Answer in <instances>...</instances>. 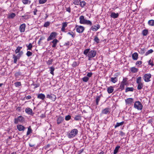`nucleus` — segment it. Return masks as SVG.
Returning a JSON list of instances; mask_svg holds the SVG:
<instances>
[{
  "instance_id": "nucleus-1",
  "label": "nucleus",
  "mask_w": 154,
  "mask_h": 154,
  "mask_svg": "<svg viewBox=\"0 0 154 154\" xmlns=\"http://www.w3.org/2000/svg\"><path fill=\"white\" fill-rule=\"evenodd\" d=\"M80 20V23L81 24H87L91 26L92 25L91 22L89 20H87L84 18V17L83 15L80 16L79 18Z\"/></svg>"
},
{
  "instance_id": "nucleus-2",
  "label": "nucleus",
  "mask_w": 154,
  "mask_h": 154,
  "mask_svg": "<svg viewBox=\"0 0 154 154\" xmlns=\"http://www.w3.org/2000/svg\"><path fill=\"white\" fill-rule=\"evenodd\" d=\"M142 78L139 76L136 79V83L137 84V88L138 90L142 89L143 86V83L142 82Z\"/></svg>"
},
{
  "instance_id": "nucleus-3",
  "label": "nucleus",
  "mask_w": 154,
  "mask_h": 154,
  "mask_svg": "<svg viewBox=\"0 0 154 154\" xmlns=\"http://www.w3.org/2000/svg\"><path fill=\"white\" fill-rule=\"evenodd\" d=\"M78 130L76 129H74L67 134V136L69 138L74 137L78 133Z\"/></svg>"
},
{
  "instance_id": "nucleus-4",
  "label": "nucleus",
  "mask_w": 154,
  "mask_h": 154,
  "mask_svg": "<svg viewBox=\"0 0 154 154\" xmlns=\"http://www.w3.org/2000/svg\"><path fill=\"white\" fill-rule=\"evenodd\" d=\"M134 107L138 110H141L143 108V105L139 101H136L134 104Z\"/></svg>"
},
{
  "instance_id": "nucleus-5",
  "label": "nucleus",
  "mask_w": 154,
  "mask_h": 154,
  "mask_svg": "<svg viewBox=\"0 0 154 154\" xmlns=\"http://www.w3.org/2000/svg\"><path fill=\"white\" fill-rule=\"evenodd\" d=\"M25 121V119L23 117L21 116H20L17 118H15L14 120V123L15 124H17L19 122L23 123Z\"/></svg>"
},
{
  "instance_id": "nucleus-6",
  "label": "nucleus",
  "mask_w": 154,
  "mask_h": 154,
  "mask_svg": "<svg viewBox=\"0 0 154 154\" xmlns=\"http://www.w3.org/2000/svg\"><path fill=\"white\" fill-rule=\"evenodd\" d=\"M96 51L94 50H92L89 51L88 56L89 57L88 60H90V58H92L95 56L96 54Z\"/></svg>"
},
{
  "instance_id": "nucleus-7",
  "label": "nucleus",
  "mask_w": 154,
  "mask_h": 154,
  "mask_svg": "<svg viewBox=\"0 0 154 154\" xmlns=\"http://www.w3.org/2000/svg\"><path fill=\"white\" fill-rule=\"evenodd\" d=\"M75 29L76 32L78 33H80L83 32L85 30V27L81 26L76 25Z\"/></svg>"
},
{
  "instance_id": "nucleus-8",
  "label": "nucleus",
  "mask_w": 154,
  "mask_h": 154,
  "mask_svg": "<svg viewBox=\"0 0 154 154\" xmlns=\"http://www.w3.org/2000/svg\"><path fill=\"white\" fill-rule=\"evenodd\" d=\"M151 75L150 74L147 73L145 74L143 77V79L146 82H148L150 81V78H151Z\"/></svg>"
},
{
  "instance_id": "nucleus-9",
  "label": "nucleus",
  "mask_w": 154,
  "mask_h": 154,
  "mask_svg": "<svg viewBox=\"0 0 154 154\" xmlns=\"http://www.w3.org/2000/svg\"><path fill=\"white\" fill-rule=\"evenodd\" d=\"M57 35V33L56 32H51L47 39V41H49L54 38Z\"/></svg>"
},
{
  "instance_id": "nucleus-10",
  "label": "nucleus",
  "mask_w": 154,
  "mask_h": 154,
  "mask_svg": "<svg viewBox=\"0 0 154 154\" xmlns=\"http://www.w3.org/2000/svg\"><path fill=\"white\" fill-rule=\"evenodd\" d=\"M134 99L131 98H129L125 100L126 105L130 106L134 103Z\"/></svg>"
},
{
  "instance_id": "nucleus-11",
  "label": "nucleus",
  "mask_w": 154,
  "mask_h": 154,
  "mask_svg": "<svg viewBox=\"0 0 154 154\" xmlns=\"http://www.w3.org/2000/svg\"><path fill=\"white\" fill-rule=\"evenodd\" d=\"M46 97L47 98L50 99L52 101H54L56 99V97L55 95L52 94L47 95Z\"/></svg>"
},
{
  "instance_id": "nucleus-12",
  "label": "nucleus",
  "mask_w": 154,
  "mask_h": 154,
  "mask_svg": "<svg viewBox=\"0 0 154 154\" xmlns=\"http://www.w3.org/2000/svg\"><path fill=\"white\" fill-rule=\"evenodd\" d=\"M26 26V24L25 23H23L20 26L19 30L21 32H23L25 31Z\"/></svg>"
},
{
  "instance_id": "nucleus-13",
  "label": "nucleus",
  "mask_w": 154,
  "mask_h": 154,
  "mask_svg": "<svg viewBox=\"0 0 154 154\" xmlns=\"http://www.w3.org/2000/svg\"><path fill=\"white\" fill-rule=\"evenodd\" d=\"M110 109L109 108H106L102 111V113L103 114H107L110 112Z\"/></svg>"
},
{
  "instance_id": "nucleus-14",
  "label": "nucleus",
  "mask_w": 154,
  "mask_h": 154,
  "mask_svg": "<svg viewBox=\"0 0 154 154\" xmlns=\"http://www.w3.org/2000/svg\"><path fill=\"white\" fill-rule=\"evenodd\" d=\"M17 128L19 131H23L26 129L23 126L20 125H17Z\"/></svg>"
},
{
  "instance_id": "nucleus-15",
  "label": "nucleus",
  "mask_w": 154,
  "mask_h": 154,
  "mask_svg": "<svg viewBox=\"0 0 154 154\" xmlns=\"http://www.w3.org/2000/svg\"><path fill=\"white\" fill-rule=\"evenodd\" d=\"M100 27V26L98 24L96 26H92L91 28V30H92L94 31H96L99 29Z\"/></svg>"
},
{
  "instance_id": "nucleus-16",
  "label": "nucleus",
  "mask_w": 154,
  "mask_h": 154,
  "mask_svg": "<svg viewBox=\"0 0 154 154\" xmlns=\"http://www.w3.org/2000/svg\"><path fill=\"white\" fill-rule=\"evenodd\" d=\"M59 41L56 39H55L51 42L53 44L52 47L53 48H55L56 46L57 43Z\"/></svg>"
},
{
  "instance_id": "nucleus-17",
  "label": "nucleus",
  "mask_w": 154,
  "mask_h": 154,
  "mask_svg": "<svg viewBox=\"0 0 154 154\" xmlns=\"http://www.w3.org/2000/svg\"><path fill=\"white\" fill-rule=\"evenodd\" d=\"M45 98V95L41 93L38 94L37 96V98L41 99L42 100H44Z\"/></svg>"
},
{
  "instance_id": "nucleus-18",
  "label": "nucleus",
  "mask_w": 154,
  "mask_h": 154,
  "mask_svg": "<svg viewBox=\"0 0 154 154\" xmlns=\"http://www.w3.org/2000/svg\"><path fill=\"white\" fill-rule=\"evenodd\" d=\"M119 16V14L118 13H115L114 12H112L110 15V17L114 19L117 18Z\"/></svg>"
},
{
  "instance_id": "nucleus-19",
  "label": "nucleus",
  "mask_w": 154,
  "mask_h": 154,
  "mask_svg": "<svg viewBox=\"0 0 154 154\" xmlns=\"http://www.w3.org/2000/svg\"><path fill=\"white\" fill-rule=\"evenodd\" d=\"M25 112L28 114L32 115V109L29 108H27L25 110Z\"/></svg>"
},
{
  "instance_id": "nucleus-20",
  "label": "nucleus",
  "mask_w": 154,
  "mask_h": 154,
  "mask_svg": "<svg viewBox=\"0 0 154 154\" xmlns=\"http://www.w3.org/2000/svg\"><path fill=\"white\" fill-rule=\"evenodd\" d=\"M114 91V87L112 86H110L108 88L107 91L108 93L110 94L112 93Z\"/></svg>"
},
{
  "instance_id": "nucleus-21",
  "label": "nucleus",
  "mask_w": 154,
  "mask_h": 154,
  "mask_svg": "<svg viewBox=\"0 0 154 154\" xmlns=\"http://www.w3.org/2000/svg\"><path fill=\"white\" fill-rule=\"evenodd\" d=\"M138 54L136 53L135 52L132 54V58L134 60H137L138 58Z\"/></svg>"
},
{
  "instance_id": "nucleus-22",
  "label": "nucleus",
  "mask_w": 154,
  "mask_h": 154,
  "mask_svg": "<svg viewBox=\"0 0 154 154\" xmlns=\"http://www.w3.org/2000/svg\"><path fill=\"white\" fill-rule=\"evenodd\" d=\"M63 118L61 117H59L57 120V123L58 124H59L61 123L63 121Z\"/></svg>"
},
{
  "instance_id": "nucleus-23",
  "label": "nucleus",
  "mask_w": 154,
  "mask_h": 154,
  "mask_svg": "<svg viewBox=\"0 0 154 154\" xmlns=\"http://www.w3.org/2000/svg\"><path fill=\"white\" fill-rule=\"evenodd\" d=\"M86 2L85 1H80V4H79V5H80V6L82 8H83L86 5Z\"/></svg>"
},
{
  "instance_id": "nucleus-24",
  "label": "nucleus",
  "mask_w": 154,
  "mask_h": 154,
  "mask_svg": "<svg viewBox=\"0 0 154 154\" xmlns=\"http://www.w3.org/2000/svg\"><path fill=\"white\" fill-rule=\"evenodd\" d=\"M138 69L134 67H132L131 69V71L133 73H136L138 72Z\"/></svg>"
},
{
  "instance_id": "nucleus-25",
  "label": "nucleus",
  "mask_w": 154,
  "mask_h": 154,
  "mask_svg": "<svg viewBox=\"0 0 154 154\" xmlns=\"http://www.w3.org/2000/svg\"><path fill=\"white\" fill-rule=\"evenodd\" d=\"M148 33V30L147 29H145L143 30L142 33L143 36H146L147 35Z\"/></svg>"
},
{
  "instance_id": "nucleus-26",
  "label": "nucleus",
  "mask_w": 154,
  "mask_h": 154,
  "mask_svg": "<svg viewBox=\"0 0 154 154\" xmlns=\"http://www.w3.org/2000/svg\"><path fill=\"white\" fill-rule=\"evenodd\" d=\"M124 121L120 123L117 122L115 126V128H116L124 124Z\"/></svg>"
},
{
  "instance_id": "nucleus-27",
  "label": "nucleus",
  "mask_w": 154,
  "mask_h": 154,
  "mask_svg": "<svg viewBox=\"0 0 154 154\" xmlns=\"http://www.w3.org/2000/svg\"><path fill=\"white\" fill-rule=\"evenodd\" d=\"M148 23L150 26H154V20H150L148 21Z\"/></svg>"
},
{
  "instance_id": "nucleus-28",
  "label": "nucleus",
  "mask_w": 154,
  "mask_h": 154,
  "mask_svg": "<svg viewBox=\"0 0 154 154\" xmlns=\"http://www.w3.org/2000/svg\"><path fill=\"white\" fill-rule=\"evenodd\" d=\"M127 81H128L127 78H123L122 81L121 82V83L126 85H127L128 84Z\"/></svg>"
},
{
  "instance_id": "nucleus-29",
  "label": "nucleus",
  "mask_w": 154,
  "mask_h": 154,
  "mask_svg": "<svg viewBox=\"0 0 154 154\" xmlns=\"http://www.w3.org/2000/svg\"><path fill=\"white\" fill-rule=\"evenodd\" d=\"M22 47H21L18 46L17 47V49L15 50V53L17 54L20 52V50L22 49Z\"/></svg>"
},
{
  "instance_id": "nucleus-30",
  "label": "nucleus",
  "mask_w": 154,
  "mask_h": 154,
  "mask_svg": "<svg viewBox=\"0 0 154 154\" xmlns=\"http://www.w3.org/2000/svg\"><path fill=\"white\" fill-rule=\"evenodd\" d=\"M120 146H116L114 151L113 154H116L118 152L119 148Z\"/></svg>"
},
{
  "instance_id": "nucleus-31",
  "label": "nucleus",
  "mask_w": 154,
  "mask_h": 154,
  "mask_svg": "<svg viewBox=\"0 0 154 154\" xmlns=\"http://www.w3.org/2000/svg\"><path fill=\"white\" fill-rule=\"evenodd\" d=\"M81 116L80 115H76L74 117V119L76 121H80L81 120Z\"/></svg>"
},
{
  "instance_id": "nucleus-32",
  "label": "nucleus",
  "mask_w": 154,
  "mask_h": 154,
  "mask_svg": "<svg viewBox=\"0 0 154 154\" xmlns=\"http://www.w3.org/2000/svg\"><path fill=\"white\" fill-rule=\"evenodd\" d=\"M134 90V88L133 87H127L126 89L125 92L133 91Z\"/></svg>"
},
{
  "instance_id": "nucleus-33",
  "label": "nucleus",
  "mask_w": 154,
  "mask_h": 154,
  "mask_svg": "<svg viewBox=\"0 0 154 154\" xmlns=\"http://www.w3.org/2000/svg\"><path fill=\"white\" fill-rule=\"evenodd\" d=\"M26 46L27 47V50H31L32 48V43H30L28 45H26Z\"/></svg>"
},
{
  "instance_id": "nucleus-34",
  "label": "nucleus",
  "mask_w": 154,
  "mask_h": 154,
  "mask_svg": "<svg viewBox=\"0 0 154 154\" xmlns=\"http://www.w3.org/2000/svg\"><path fill=\"white\" fill-rule=\"evenodd\" d=\"M50 71V73L53 75H54V70L55 68L53 66H51L49 68Z\"/></svg>"
},
{
  "instance_id": "nucleus-35",
  "label": "nucleus",
  "mask_w": 154,
  "mask_h": 154,
  "mask_svg": "<svg viewBox=\"0 0 154 154\" xmlns=\"http://www.w3.org/2000/svg\"><path fill=\"white\" fill-rule=\"evenodd\" d=\"M13 59H14V63H16L17 61V60L18 59H19V58H18L15 55H14L13 57Z\"/></svg>"
},
{
  "instance_id": "nucleus-36",
  "label": "nucleus",
  "mask_w": 154,
  "mask_h": 154,
  "mask_svg": "<svg viewBox=\"0 0 154 154\" xmlns=\"http://www.w3.org/2000/svg\"><path fill=\"white\" fill-rule=\"evenodd\" d=\"M32 132V130L30 126H29L28 128V131L27 132V135H28Z\"/></svg>"
},
{
  "instance_id": "nucleus-37",
  "label": "nucleus",
  "mask_w": 154,
  "mask_h": 154,
  "mask_svg": "<svg viewBox=\"0 0 154 154\" xmlns=\"http://www.w3.org/2000/svg\"><path fill=\"white\" fill-rule=\"evenodd\" d=\"M81 0H73V4L75 5H79Z\"/></svg>"
},
{
  "instance_id": "nucleus-38",
  "label": "nucleus",
  "mask_w": 154,
  "mask_h": 154,
  "mask_svg": "<svg viewBox=\"0 0 154 154\" xmlns=\"http://www.w3.org/2000/svg\"><path fill=\"white\" fill-rule=\"evenodd\" d=\"M118 80L116 77H112L111 79V81L113 83H115L117 82Z\"/></svg>"
},
{
  "instance_id": "nucleus-39",
  "label": "nucleus",
  "mask_w": 154,
  "mask_h": 154,
  "mask_svg": "<svg viewBox=\"0 0 154 154\" xmlns=\"http://www.w3.org/2000/svg\"><path fill=\"white\" fill-rule=\"evenodd\" d=\"M40 84L38 83H33L31 85H33L34 86V88H37L39 87L40 86Z\"/></svg>"
},
{
  "instance_id": "nucleus-40",
  "label": "nucleus",
  "mask_w": 154,
  "mask_h": 154,
  "mask_svg": "<svg viewBox=\"0 0 154 154\" xmlns=\"http://www.w3.org/2000/svg\"><path fill=\"white\" fill-rule=\"evenodd\" d=\"M101 96H97L96 97V104L97 105H98L99 102L100 100Z\"/></svg>"
},
{
  "instance_id": "nucleus-41",
  "label": "nucleus",
  "mask_w": 154,
  "mask_h": 154,
  "mask_svg": "<svg viewBox=\"0 0 154 154\" xmlns=\"http://www.w3.org/2000/svg\"><path fill=\"white\" fill-rule=\"evenodd\" d=\"M90 51V49H85L84 51V54L88 56V54Z\"/></svg>"
},
{
  "instance_id": "nucleus-42",
  "label": "nucleus",
  "mask_w": 154,
  "mask_h": 154,
  "mask_svg": "<svg viewBox=\"0 0 154 154\" xmlns=\"http://www.w3.org/2000/svg\"><path fill=\"white\" fill-rule=\"evenodd\" d=\"M22 2L24 4H30L31 3L30 1H29L28 0H23Z\"/></svg>"
},
{
  "instance_id": "nucleus-43",
  "label": "nucleus",
  "mask_w": 154,
  "mask_h": 154,
  "mask_svg": "<svg viewBox=\"0 0 154 154\" xmlns=\"http://www.w3.org/2000/svg\"><path fill=\"white\" fill-rule=\"evenodd\" d=\"M94 40L95 42L97 44L98 43L100 42V39L97 36H95Z\"/></svg>"
},
{
  "instance_id": "nucleus-44",
  "label": "nucleus",
  "mask_w": 154,
  "mask_h": 154,
  "mask_svg": "<svg viewBox=\"0 0 154 154\" xmlns=\"http://www.w3.org/2000/svg\"><path fill=\"white\" fill-rule=\"evenodd\" d=\"M89 78L86 76L83 77L82 79V81L85 82H87L89 80Z\"/></svg>"
},
{
  "instance_id": "nucleus-45",
  "label": "nucleus",
  "mask_w": 154,
  "mask_h": 154,
  "mask_svg": "<svg viewBox=\"0 0 154 154\" xmlns=\"http://www.w3.org/2000/svg\"><path fill=\"white\" fill-rule=\"evenodd\" d=\"M15 86L16 87H18L21 85L20 82H17L14 83Z\"/></svg>"
},
{
  "instance_id": "nucleus-46",
  "label": "nucleus",
  "mask_w": 154,
  "mask_h": 154,
  "mask_svg": "<svg viewBox=\"0 0 154 154\" xmlns=\"http://www.w3.org/2000/svg\"><path fill=\"white\" fill-rule=\"evenodd\" d=\"M125 85L124 84L121 83L120 85L119 86V88L121 89V90H122L124 89L125 86Z\"/></svg>"
},
{
  "instance_id": "nucleus-47",
  "label": "nucleus",
  "mask_w": 154,
  "mask_h": 154,
  "mask_svg": "<svg viewBox=\"0 0 154 154\" xmlns=\"http://www.w3.org/2000/svg\"><path fill=\"white\" fill-rule=\"evenodd\" d=\"M23 54V52L22 51H21L19 53V54H17V56H16L17 57L20 59L21 56Z\"/></svg>"
},
{
  "instance_id": "nucleus-48",
  "label": "nucleus",
  "mask_w": 154,
  "mask_h": 154,
  "mask_svg": "<svg viewBox=\"0 0 154 154\" xmlns=\"http://www.w3.org/2000/svg\"><path fill=\"white\" fill-rule=\"evenodd\" d=\"M16 15L15 13H12L8 17L9 18H13Z\"/></svg>"
},
{
  "instance_id": "nucleus-49",
  "label": "nucleus",
  "mask_w": 154,
  "mask_h": 154,
  "mask_svg": "<svg viewBox=\"0 0 154 154\" xmlns=\"http://www.w3.org/2000/svg\"><path fill=\"white\" fill-rule=\"evenodd\" d=\"M47 0H39V3L40 4H44L46 3Z\"/></svg>"
},
{
  "instance_id": "nucleus-50",
  "label": "nucleus",
  "mask_w": 154,
  "mask_h": 154,
  "mask_svg": "<svg viewBox=\"0 0 154 154\" xmlns=\"http://www.w3.org/2000/svg\"><path fill=\"white\" fill-rule=\"evenodd\" d=\"M71 118V116L69 115H68L67 116H66L65 117V120L66 121H68Z\"/></svg>"
},
{
  "instance_id": "nucleus-51",
  "label": "nucleus",
  "mask_w": 154,
  "mask_h": 154,
  "mask_svg": "<svg viewBox=\"0 0 154 154\" xmlns=\"http://www.w3.org/2000/svg\"><path fill=\"white\" fill-rule=\"evenodd\" d=\"M153 51V50L152 49H150L148 50L145 54L146 55H147L149 54L152 53Z\"/></svg>"
},
{
  "instance_id": "nucleus-52",
  "label": "nucleus",
  "mask_w": 154,
  "mask_h": 154,
  "mask_svg": "<svg viewBox=\"0 0 154 154\" xmlns=\"http://www.w3.org/2000/svg\"><path fill=\"white\" fill-rule=\"evenodd\" d=\"M67 34L71 35L73 38L75 37V34L72 32H68Z\"/></svg>"
},
{
  "instance_id": "nucleus-53",
  "label": "nucleus",
  "mask_w": 154,
  "mask_h": 154,
  "mask_svg": "<svg viewBox=\"0 0 154 154\" xmlns=\"http://www.w3.org/2000/svg\"><path fill=\"white\" fill-rule=\"evenodd\" d=\"M50 23L49 22H45L44 25V26L45 27H47L49 26Z\"/></svg>"
},
{
  "instance_id": "nucleus-54",
  "label": "nucleus",
  "mask_w": 154,
  "mask_h": 154,
  "mask_svg": "<svg viewBox=\"0 0 154 154\" xmlns=\"http://www.w3.org/2000/svg\"><path fill=\"white\" fill-rule=\"evenodd\" d=\"M32 53L30 51H27L26 53V55L28 57L32 56Z\"/></svg>"
},
{
  "instance_id": "nucleus-55",
  "label": "nucleus",
  "mask_w": 154,
  "mask_h": 154,
  "mask_svg": "<svg viewBox=\"0 0 154 154\" xmlns=\"http://www.w3.org/2000/svg\"><path fill=\"white\" fill-rule=\"evenodd\" d=\"M62 27L65 28L67 26V23L66 22H63L62 23Z\"/></svg>"
},
{
  "instance_id": "nucleus-56",
  "label": "nucleus",
  "mask_w": 154,
  "mask_h": 154,
  "mask_svg": "<svg viewBox=\"0 0 154 154\" xmlns=\"http://www.w3.org/2000/svg\"><path fill=\"white\" fill-rule=\"evenodd\" d=\"M148 64L152 66H154V64L153 63V62L151 60H149L148 62Z\"/></svg>"
},
{
  "instance_id": "nucleus-57",
  "label": "nucleus",
  "mask_w": 154,
  "mask_h": 154,
  "mask_svg": "<svg viewBox=\"0 0 154 154\" xmlns=\"http://www.w3.org/2000/svg\"><path fill=\"white\" fill-rule=\"evenodd\" d=\"M142 63V62L141 61H138L136 63V65L139 66Z\"/></svg>"
},
{
  "instance_id": "nucleus-58",
  "label": "nucleus",
  "mask_w": 154,
  "mask_h": 154,
  "mask_svg": "<svg viewBox=\"0 0 154 154\" xmlns=\"http://www.w3.org/2000/svg\"><path fill=\"white\" fill-rule=\"evenodd\" d=\"M21 75V72H17L15 73V76H16V77H18V76Z\"/></svg>"
},
{
  "instance_id": "nucleus-59",
  "label": "nucleus",
  "mask_w": 154,
  "mask_h": 154,
  "mask_svg": "<svg viewBox=\"0 0 154 154\" xmlns=\"http://www.w3.org/2000/svg\"><path fill=\"white\" fill-rule=\"evenodd\" d=\"M66 11L69 12V13L71 12V8L69 7L66 8Z\"/></svg>"
},
{
  "instance_id": "nucleus-60",
  "label": "nucleus",
  "mask_w": 154,
  "mask_h": 154,
  "mask_svg": "<svg viewBox=\"0 0 154 154\" xmlns=\"http://www.w3.org/2000/svg\"><path fill=\"white\" fill-rule=\"evenodd\" d=\"M92 75V72H88L87 74V76L89 77H90Z\"/></svg>"
},
{
  "instance_id": "nucleus-61",
  "label": "nucleus",
  "mask_w": 154,
  "mask_h": 154,
  "mask_svg": "<svg viewBox=\"0 0 154 154\" xmlns=\"http://www.w3.org/2000/svg\"><path fill=\"white\" fill-rule=\"evenodd\" d=\"M120 134L122 136H123L125 135V134L122 131H121L120 132Z\"/></svg>"
},
{
  "instance_id": "nucleus-62",
  "label": "nucleus",
  "mask_w": 154,
  "mask_h": 154,
  "mask_svg": "<svg viewBox=\"0 0 154 154\" xmlns=\"http://www.w3.org/2000/svg\"><path fill=\"white\" fill-rule=\"evenodd\" d=\"M31 98V97L30 95H28L26 97V99L27 100L30 99Z\"/></svg>"
},
{
  "instance_id": "nucleus-63",
  "label": "nucleus",
  "mask_w": 154,
  "mask_h": 154,
  "mask_svg": "<svg viewBox=\"0 0 154 154\" xmlns=\"http://www.w3.org/2000/svg\"><path fill=\"white\" fill-rule=\"evenodd\" d=\"M37 10L36 9H35L34 10V11L33 12L34 15H35L36 14V12H37Z\"/></svg>"
},
{
  "instance_id": "nucleus-64",
  "label": "nucleus",
  "mask_w": 154,
  "mask_h": 154,
  "mask_svg": "<svg viewBox=\"0 0 154 154\" xmlns=\"http://www.w3.org/2000/svg\"><path fill=\"white\" fill-rule=\"evenodd\" d=\"M77 63L76 62H73L72 65L73 66H77Z\"/></svg>"
}]
</instances>
